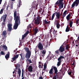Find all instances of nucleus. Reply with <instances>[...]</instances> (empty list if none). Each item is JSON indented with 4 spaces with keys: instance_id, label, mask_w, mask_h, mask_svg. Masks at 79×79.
I'll return each mask as SVG.
<instances>
[{
    "instance_id": "1",
    "label": "nucleus",
    "mask_w": 79,
    "mask_h": 79,
    "mask_svg": "<svg viewBox=\"0 0 79 79\" xmlns=\"http://www.w3.org/2000/svg\"><path fill=\"white\" fill-rule=\"evenodd\" d=\"M14 18L15 21V24L14 26V28L15 30L17 29L19 25H20L21 24V19H20V16H19V14L18 13L17 14L16 10L14 11Z\"/></svg>"
},
{
    "instance_id": "2",
    "label": "nucleus",
    "mask_w": 79,
    "mask_h": 79,
    "mask_svg": "<svg viewBox=\"0 0 79 79\" xmlns=\"http://www.w3.org/2000/svg\"><path fill=\"white\" fill-rule=\"evenodd\" d=\"M53 69L54 70V73L56 74V76L53 78V79H56V77L57 79H61V74L65 73V72H63L62 69H60V72L58 73L57 68L55 66L53 67Z\"/></svg>"
},
{
    "instance_id": "3",
    "label": "nucleus",
    "mask_w": 79,
    "mask_h": 79,
    "mask_svg": "<svg viewBox=\"0 0 79 79\" xmlns=\"http://www.w3.org/2000/svg\"><path fill=\"white\" fill-rule=\"evenodd\" d=\"M42 3H43V1L42 0H37V2L34 1L32 2V8H34L35 10H37L38 5H39L40 6H41Z\"/></svg>"
},
{
    "instance_id": "4",
    "label": "nucleus",
    "mask_w": 79,
    "mask_h": 79,
    "mask_svg": "<svg viewBox=\"0 0 79 79\" xmlns=\"http://www.w3.org/2000/svg\"><path fill=\"white\" fill-rule=\"evenodd\" d=\"M37 47L40 50H43L42 52V54H43L42 56L43 57H44V56L45 55V54L46 53V50L45 49L43 50L44 49V46H43L42 43H41V42L39 43Z\"/></svg>"
},
{
    "instance_id": "5",
    "label": "nucleus",
    "mask_w": 79,
    "mask_h": 79,
    "mask_svg": "<svg viewBox=\"0 0 79 79\" xmlns=\"http://www.w3.org/2000/svg\"><path fill=\"white\" fill-rule=\"evenodd\" d=\"M63 1L64 0H58L56 2L55 5L58 6L60 9H61L63 8V5H64Z\"/></svg>"
},
{
    "instance_id": "6",
    "label": "nucleus",
    "mask_w": 79,
    "mask_h": 79,
    "mask_svg": "<svg viewBox=\"0 0 79 79\" xmlns=\"http://www.w3.org/2000/svg\"><path fill=\"white\" fill-rule=\"evenodd\" d=\"M25 52H27L25 56V57L26 59L30 58L31 55V52L29 50V49L27 47L24 48Z\"/></svg>"
},
{
    "instance_id": "7",
    "label": "nucleus",
    "mask_w": 79,
    "mask_h": 79,
    "mask_svg": "<svg viewBox=\"0 0 79 79\" xmlns=\"http://www.w3.org/2000/svg\"><path fill=\"white\" fill-rule=\"evenodd\" d=\"M64 47H63V45H62L60 46L59 49L55 51V52L56 54L60 55V52L62 53L64 51Z\"/></svg>"
},
{
    "instance_id": "8",
    "label": "nucleus",
    "mask_w": 79,
    "mask_h": 79,
    "mask_svg": "<svg viewBox=\"0 0 79 79\" xmlns=\"http://www.w3.org/2000/svg\"><path fill=\"white\" fill-rule=\"evenodd\" d=\"M35 24L36 25H38L40 23L41 18L39 15H37L36 17L35 18Z\"/></svg>"
},
{
    "instance_id": "9",
    "label": "nucleus",
    "mask_w": 79,
    "mask_h": 79,
    "mask_svg": "<svg viewBox=\"0 0 79 79\" xmlns=\"http://www.w3.org/2000/svg\"><path fill=\"white\" fill-rule=\"evenodd\" d=\"M64 58V57L63 56H60V57L58 58L57 60L58 61V62H57V66H60V64H61V63L62 62V59H63Z\"/></svg>"
},
{
    "instance_id": "10",
    "label": "nucleus",
    "mask_w": 79,
    "mask_h": 79,
    "mask_svg": "<svg viewBox=\"0 0 79 79\" xmlns=\"http://www.w3.org/2000/svg\"><path fill=\"white\" fill-rule=\"evenodd\" d=\"M79 0H76L75 1L73 2V3L72 5V8H74V7L77 6L79 5Z\"/></svg>"
},
{
    "instance_id": "11",
    "label": "nucleus",
    "mask_w": 79,
    "mask_h": 79,
    "mask_svg": "<svg viewBox=\"0 0 79 79\" xmlns=\"http://www.w3.org/2000/svg\"><path fill=\"white\" fill-rule=\"evenodd\" d=\"M68 73L69 75H72L70 76L73 78V76L74 75V72L73 71H72L71 70L69 69L68 71Z\"/></svg>"
},
{
    "instance_id": "12",
    "label": "nucleus",
    "mask_w": 79,
    "mask_h": 79,
    "mask_svg": "<svg viewBox=\"0 0 79 79\" xmlns=\"http://www.w3.org/2000/svg\"><path fill=\"white\" fill-rule=\"evenodd\" d=\"M8 29V31H10L12 30V24L11 23H9L7 25Z\"/></svg>"
},
{
    "instance_id": "13",
    "label": "nucleus",
    "mask_w": 79,
    "mask_h": 79,
    "mask_svg": "<svg viewBox=\"0 0 79 79\" xmlns=\"http://www.w3.org/2000/svg\"><path fill=\"white\" fill-rule=\"evenodd\" d=\"M19 54L16 55L14 56V57L11 58V62H13L15 61H16V59H17L18 57H19Z\"/></svg>"
},
{
    "instance_id": "14",
    "label": "nucleus",
    "mask_w": 79,
    "mask_h": 79,
    "mask_svg": "<svg viewBox=\"0 0 79 79\" xmlns=\"http://www.w3.org/2000/svg\"><path fill=\"white\" fill-rule=\"evenodd\" d=\"M56 19H58V21H60V19L61 18V17H60V13L59 12H56Z\"/></svg>"
},
{
    "instance_id": "15",
    "label": "nucleus",
    "mask_w": 79,
    "mask_h": 79,
    "mask_svg": "<svg viewBox=\"0 0 79 79\" xmlns=\"http://www.w3.org/2000/svg\"><path fill=\"white\" fill-rule=\"evenodd\" d=\"M2 48L3 49H5V51L8 50V48L5 45H1L0 46V49H1Z\"/></svg>"
},
{
    "instance_id": "16",
    "label": "nucleus",
    "mask_w": 79,
    "mask_h": 79,
    "mask_svg": "<svg viewBox=\"0 0 79 79\" xmlns=\"http://www.w3.org/2000/svg\"><path fill=\"white\" fill-rule=\"evenodd\" d=\"M43 24H48H48H49L50 23V21H49L48 22L47 21V20L46 19L43 20Z\"/></svg>"
},
{
    "instance_id": "17",
    "label": "nucleus",
    "mask_w": 79,
    "mask_h": 79,
    "mask_svg": "<svg viewBox=\"0 0 79 79\" xmlns=\"http://www.w3.org/2000/svg\"><path fill=\"white\" fill-rule=\"evenodd\" d=\"M28 70L29 72H32L33 71V66H29L28 68Z\"/></svg>"
},
{
    "instance_id": "18",
    "label": "nucleus",
    "mask_w": 79,
    "mask_h": 79,
    "mask_svg": "<svg viewBox=\"0 0 79 79\" xmlns=\"http://www.w3.org/2000/svg\"><path fill=\"white\" fill-rule=\"evenodd\" d=\"M34 25V23H31L29 25L27 26V28L28 29H31V28H32L33 27V26Z\"/></svg>"
},
{
    "instance_id": "19",
    "label": "nucleus",
    "mask_w": 79,
    "mask_h": 79,
    "mask_svg": "<svg viewBox=\"0 0 79 79\" xmlns=\"http://www.w3.org/2000/svg\"><path fill=\"white\" fill-rule=\"evenodd\" d=\"M7 17V14H6L5 15H3V22L5 23L6 22V17Z\"/></svg>"
},
{
    "instance_id": "20",
    "label": "nucleus",
    "mask_w": 79,
    "mask_h": 79,
    "mask_svg": "<svg viewBox=\"0 0 79 79\" xmlns=\"http://www.w3.org/2000/svg\"><path fill=\"white\" fill-rule=\"evenodd\" d=\"M5 58L6 59V60H8L10 58V52H8V54H6V55L5 56Z\"/></svg>"
},
{
    "instance_id": "21",
    "label": "nucleus",
    "mask_w": 79,
    "mask_h": 79,
    "mask_svg": "<svg viewBox=\"0 0 79 79\" xmlns=\"http://www.w3.org/2000/svg\"><path fill=\"white\" fill-rule=\"evenodd\" d=\"M18 73L19 74V77H21V70L19 68L18 69Z\"/></svg>"
},
{
    "instance_id": "22",
    "label": "nucleus",
    "mask_w": 79,
    "mask_h": 79,
    "mask_svg": "<svg viewBox=\"0 0 79 79\" xmlns=\"http://www.w3.org/2000/svg\"><path fill=\"white\" fill-rule=\"evenodd\" d=\"M53 67H52L51 69H50L49 72V73L50 74H53Z\"/></svg>"
},
{
    "instance_id": "23",
    "label": "nucleus",
    "mask_w": 79,
    "mask_h": 79,
    "mask_svg": "<svg viewBox=\"0 0 79 79\" xmlns=\"http://www.w3.org/2000/svg\"><path fill=\"white\" fill-rule=\"evenodd\" d=\"M21 5H22V2L21 0H19V4L17 5L18 8L20 7Z\"/></svg>"
},
{
    "instance_id": "24",
    "label": "nucleus",
    "mask_w": 79,
    "mask_h": 79,
    "mask_svg": "<svg viewBox=\"0 0 79 79\" xmlns=\"http://www.w3.org/2000/svg\"><path fill=\"white\" fill-rule=\"evenodd\" d=\"M34 31H35V34H36L37 33V32H38L39 31V29L37 28V27H36L34 29Z\"/></svg>"
},
{
    "instance_id": "25",
    "label": "nucleus",
    "mask_w": 79,
    "mask_h": 79,
    "mask_svg": "<svg viewBox=\"0 0 79 79\" xmlns=\"http://www.w3.org/2000/svg\"><path fill=\"white\" fill-rule=\"evenodd\" d=\"M6 31H4L2 34V35L3 37H6Z\"/></svg>"
},
{
    "instance_id": "26",
    "label": "nucleus",
    "mask_w": 79,
    "mask_h": 79,
    "mask_svg": "<svg viewBox=\"0 0 79 79\" xmlns=\"http://www.w3.org/2000/svg\"><path fill=\"white\" fill-rule=\"evenodd\" d=\"M55 15H56V12L54 13L52 15V19H51L52 21H53V19H54V18H55Z\"/></svg>"
},
{
    "instance_id": "27",
    "label": "nucleus",
    "mask_w": 79,
    "mask_h": 79,
    "mask_svg": "<svg viewBox=\"0 0 79 79\" xmlns=\"http://www.w3.org/2000/svg\"><path fill=\"white\" fill-rule=\"evenodd\" d=\"M70 16H71V14H69L66 17V19L68 20V21H69V19H70L69 18L70 17Z\"/></svg>"
},
{
    "instance_id": "28",
    "label": "nucleus",
    "mask_w": 79,
    "mask_h": 79,
    "mask_svg": "<svg viewBox=\"0 0 79 79\" xmlns=\"http://www.w3.org/2000/svg\"><path fill=\"white\" fill-rule=\"evenodd\" d=\"M47 69V63H46L44 64V69H43L44 71H45V69Z\"/></svg>"
},
{
    "instance_id": "29",
    "label": "nucleus",
    "mask_w": 79,
    "mask_h": 79,
    "mask_svg": "<svg viewBox=\"0 0 79 79\" xmlns=\"http://www.w3.org/2000/svg\"><path fill=\"white\" fill-rule=\"evenodd\" d=\"M73 22L71 21L69 23V25L70 26V27H72L73 26Z\"/></svg>"
},
{
    "instance_id": "30",
    "label": "nucleus",
    "mask_w": 79,
    "mask_h": 79,
    "mask_svg": "<svg viewBox=\"0 0 79 79\" xmlns=\"http://www.w3.org/2000/svg\"><path fill=\"white\" fill-rule=\"evenodd\" d=\"M56 25V26L57 29H59V28H60V23H59L58 22Z\"/></svg>"
},
{
    "instance_id": "31",
    "label": "nucleus",
    "mask_w": 79,
    "mask_h": 79,
    "mask_svg": "<svg viewBox=\"0 0 79 79\" xmlns=\"http://www.w3.org/2000/svg\"><path fill=\"white\" fill-rule=\"evenodd\" d=\"M65 31L66 32H69V27H68V26H67Z\"/></svg>"
},
{
    "instance_id": "32",
    "label": "nucleus",
    "mask_w": 79,
    "mask_h": 79,
    "mask_svg": "<svg viewBox=\"0 0 79 79\" xmlns=\"http://www.w3.org/2000/svg\"><path fill=\"white\" fill-rule=\"evenodd\" d=\"M3 11H4V9H2L0 11V14L2 15L3 13Z\"/></svg>"
},
{
    "instance_id": "33",
    "label": "nucleus",
    "mask_w": 79,
    "mask_h": 79,
    "mask_svg": "<svg viewBox=\"0 0 79 79\" xmlns=\"http://www.w3.org/2000/svg\"><path fill=\"white\" fill-rule=\"evenodd\" d=\"M45 42H46V43H47L46 44V47H48V44H49V43H48V41L47 40V39H46V41H45Z\"/></svg>"
},
{
    "instance_id": "34",
    "label": "nucleus",
    "mask_w": 79,
    "mask_h": 79,
    "mask_svg": "<svg viewBox=\"0 0 79 79\" xmlns=\"http://www.w3.org/2000/svg\"><path fill=\"white\" fill-rule=\"evenodd\" d=\"M10 7L11 9H13V3H11L10 6Z\"/></svg>"
},
{
    "instance_id": "35",
    "label": "nucleus",
    "mask_w": 79,
    "mask_h": 79,
    "mask_svg": "<svg viewBox=\"0 0 79 79\" xmlns=\"http://www.w3.org/2000/svg\"><path fill=\"white\" fill-rule=\"evenodd\" d=\"M23 76H24V70L22 69V77H23Z\"/></svg>"
},
{
    "instance_id": "36",
    "label": "nucleus",
    "mask_w": 79,
    "mask_h": 79,
    "mask_svg": "<svg viewBox=\"0 0 79 79\" xmlns=\"http://www.w3.org/2000/svg\"><path fill=\"white\" fill-rule=\"evenodd\" d=\"M79 19H77L76 20V24H79Z\"/></svg>"
},
{
    "instance_id": "37",
    "label": "nucleus",
    "mask_w": 79,
    "mask_h": 79,
    "mask_svg": "<svg viewBox=\"0 0 79 79\" xmlns=\"http://www.w3.org/2000/svg\"><path fill=\"white\" fill-rule=\"evenodd\" d=\"M69 46H68V45H67V46H66V49L67 50H68L69 49Z\"/></svg>"
},
{
    "instance_id": "38",
    "label": "nucleus",
    "mask_w": 79,
    "mask_h": 79,
    "mask_svg": "<svg viewBox=\"0 0 79 79\" xmlns=\"http://www.w3.org/2000/svg\"><path fill=\"white\" fill-rule=\"evenodd\" d=\"M2 24L3 27H5V22H2Z\"/></svg>"
},
{
    "instance_id": "39",
    "label": "nucleus",
    "mask_w": 79,
    "mask_h": 79,
    "mask_svg": "<svg viewBox=\"0 0 79 79\" xmlns=\"http://www.w3.org/2000/svg\"><path fill=\"white\" fill-rule=\"evenodd\" d=\"M54 30V28H52L50 30V33H51L52 32H53Z\"/></svg>"
},
{
    "instance_id": "40",
    "label": "nucleus",
    "mask_w": 79,
    "mask_h": 79,
    "mask_svg": "<svg viewBox=\"0 0 79 79\" xmlns=\"http://www.w3.org/2000/svg\"><path fill=\"white\" fill-rule=\"evenodd\" d=\"M66 15V14L63 13L62 15V18H64V17H65Z\"/></svg>"
},
{
    "instance_id": "41",
    "label": "nucleus",
    "mask_w": 79,
    "mask_h": 79,
    "mask_svg": "<svg viewBox=\"0 0 79 79\" xmlns=\"http://www.w3.org/2000/svg\"><path fill=\"white\" fill-rule=\"evenodd\" d=\"M1 55H5V53L3 51H1Z\"/></svg>"
},
{
    "instance_id": "42",
    "label": "nucleus",
    "mask_w": 79,
    "mask_h": 79,
    "mask_svg": "<svg viewBox=\"0 0 79 79\" xmlns=\"http://www.w3.org/2000/svg\"><path fill=\"white\" fill-rule=\"evenodd\" d=\"M76 63V62H75V61H73V64H72V66H74L75 65V64Z\"/></svg>"
},
{
    "instance_id": "43",
    "label": "nucleus",
    "mask_w": 79,
    "mask_h": 79,
    "mask_svg": "<svg viewBox=\"0 0 79 79\" xmlns=\"http://www.w3.org/2000/svg\"><path fill=\"white\" fill-rule=\"evenodd\" d=\"M16 69H17L18 68H19V66H18V64H17L15 66Z\"/></svg>"
},
{
    "instance_id": "44",
    "label": "nucleus",
    "mask_w": 79,
    "mask_h": 79,
    "mask_svg": "<svg viewBox=\"0 0 79 79\" xmlns=\"http://www.w3.org/2000/svg\"><path fill=\"white\" fill-rule=\"evenodd\" d=\"M56 31H55V29H54V30L53 31V34H56Z\"/></svg>"
},
{
    "instance_id": "45",
    "label": "nucleus",
    "mask_w": 79,
    "mask_h": 79,
    "mask_svg": "<svg viewBox=\"0 0 79 79\" xmlns=\"http://www.w3.org/2000/svg\"><path fill=\"white\" fill-rule=\"evenodd\" d=\"M20 56H21V59L22 60H23V56L22 55V53H21L20 54Z\"/></svg>"
},
{
    "instance_id": "46",
    "label": "nucleus",
    "mask_w": 79,
    "mask_h": 79,
    "mask_svg": "<svg viewBox=\"0 0 79 79\" xmlns=\"http://www.w3.org/2000/svg\"><path fill=\"white\" fill-rule=\"evenodd\" d=\"M28 61H29L30 63H32V62L31 61V59L28 60Z\"/></svg>"
},
{
    "instance_id": "47",
    "label": "nucleus",
    "mask_w": 79,
    "mask_h": 79,
    "mask_svg": "<svg viewBox=\"0 0 79 79\" xmlns=\"http://www.w3.org/2000/svg\"><path fill=\"white\" fill-rule=\"evenodd\" d=\"M9 4H8L7 6L6 7V10L7 11H8V8H9Z\"/></svg>"
},
{
    "instance_id": "48",
    "label": "nucleus",
    "mask_w": 79,
    "mask_h": 79,
    "mask_svg": "<svg viewBox=\"0 0 79 79\" xmlns=\"http://www.w3.org/2000/svg\"><path fill=\"white\" fill-rule=\"evenodd\" d=\"M76 52H77V53H79V49H77Z\"/></svg>"
},
{
    "instance_id": "49",
    "label": "nucleus",
    "mask_w": 79,
    "mask_h": 79,
    "mask_svg": "<svg viewBox=\"0 0 79 79\" xmlns=\"http://www.w3.org/2000/svg\"><path fill=\"white\" fill-rule=\"evenodd\" d=\"M24 37H25V36H24L23 35L22 38V40H23L24 39Z\"/></svg>"
},
{
    "instance_id": "50",
    "label": "nucleus",
    "mask_w": 79,
    "mask_h": 79,
    "mask_svg": "<svg viewBox=\"0 0 79 79\" xmlns=\"http://www.w3.org/2000/svg\"><path fill=\"white\" fill-rule=\"evenodd\" d=\"M67 12V10H65L64 12V14H65V15H66V13Z\"/></svg>"
},
{
    "instance_id": "51",
    "label": "nucleus",
    "mask_w": 79,
    "mask_h": 79,
    "mask_svg": "<svg viewBox=\"0 0 79 79\" xmlns=\"http://www.w3.org/2000/svg\"><path fill=\"white\" fill-rule=\"evenodd\" d=\"M35 53H37V48H35Z\"/></svg>"
},
{
    "instance_id": "52",
    "label": "nucleus",
    "mask_w": 79,
    "mask_h": 79,
    "mask_svg": "<svg viewBox=\"0 0 79 79\" xmlns=\"http://www.w3.org/2000/svg\"><path fill=\"white\" fill-rule=\"evenodd\" d=\"M39 79H43V78L42 77H40L39 78Z\"/></svg>"
},
{
    "instance_id": "53",
    "label": "nucleus",
    "mask_w": 79,
    "mask_h": 79,
    "mask_svg": "<svg viewBox=\"0 0 79 79\" xmlns=\"http://www.w3.org/2000/svg\"><path fill=\"white\" fill-rule=\"evenodd\" d=\"M29 31H27L26 32V34L27 35V34H29Z\"/></svg>"
},
{
    "instance_id": "54",
    "label": "nucleus",
    "mask_w": 79,
    "mask_h": 79,
    "mask_svg": "<svg viewBox=\"0 0 79 79\" xmlns=\"http://www.w3.org/2000/svg\"><path fill=\"white\" fill-rule=\"evenodd\" d=\"M14 72L15 73H16V72H17L16 70H15Z\"/></svg>"
},
{
    "instance_id": "55",
    "label": "nucleus",
    "mask_w": 79,
    "mask_h": 79,
    "mask_svg": "<svg viewBox=\"0 0 79 79\" xmlns=\"http://www.w3.org/2000/svg\"><path fill=\"white\" fill-rule=\"evenodd\" d=\"M73 39L74 38H73V37H71L70 38L71 40H73Z\"/></svg>"
},
{
    "instance_id": "56",
    "label": "nucleus",
    "mask_w": 79,
    "mask_h": 79,
    "mask_svg": "<svg viewBox=\"0 0 79 79\" xmlns=\"http://www.w3.org/2000/svg\"><path fill=\"white\" fill-rule=\"evenodd\" d=\"M27 34H26V33L24 34V35H23L24 36H25V37H26V36H27Z\"/></svg>"
},
{
    "instance_id": "57",
    "label": "nucleus",
    "mask_w": 79,
    "mask_h": 79,
    "mask_svg": "<svg viewBox=\"0 0 79 79\" xmlns=\"http://www.w3.org/2000/svg\"><path fill=\"white\" fill-rule=\"evenodd\" d=\"M3 19V16H2L1 19V20H2Z\"/></svg>"
},
{
    "instance_id": "58",
    "label": "nucleus",
    "mask_w": 79,
    "mask_h": 79,
    "mask_svg": "<svg viewBox=\"0 0 79 79\" xmlns=\"http://www.w3.org/2000/svg\"><path fill=\"white\" fill-rule=\"evenodd\" d=\"M2 0H0V5L2 4Z\"/></svg>"
},
{
    "instance_id": "59",
    "label": "nucleus",
    "mask_w": 79,
    "mask_h": 79,
    "mask_svg": "<svg viewBox=\"0 0 79 79\" xmlns=\"http://www.w3.org/2000/svg\"><path fill=\"white\" fill-rule=\"evenodd\" d=\"M41 67V64H40V65H39V68H40Z\"/></svg>"
},
{
    "instance_id": "60",
    "label": "nucleus",
    "mask_w": 79,
    "mask_h": 79,
    "mask_svg": "<svg viewBox=\"0 0 79 79\" xmlns=\"http://www.w3.org/2000/svg\"><path fill=\"white\" fill-rule=\"evenodd\" d=\"M39 63L40 64H41L42 63H41V62H39Z\"/></svg>"
},
{
    "instance_id": "61",
    "label": "nucleus",
    "mask_w": 79,
    "mask_h": 79,
    "mask_svg": "<svg viewBox=\"0 0 79 79\" xmlns=\"http://www.w3.org/2000/svg\"><path fill=\"white\" fill-rule=\"evenodd\" d=\"M16 73H15V74L14 75V76H15V77H16Z\"/></svg>"
},
{
    "instance_id": "62",
    "label": "nucleus",
    "mask_w": 79,
    "mask_h": 79,
    "mask_svg": "<svg viewBox=\"0 0 79 79\" xmlns=\"http://www.w3.org/2000/svg\"><path fill=\"white\" fill-rule=\"evenodd\" d=\"M17 50V49H16L14 51V52H16V51Z\"/></svg>"
},
{
    "instance_id": "63",
    "label": "nucleus",
    "mask_w": 79,
    "mask_h": 79,
    "mask_svg": "<svg viewBox=\"0 0 79 79\" xmlns=\"http://www.w3.org/2000/svg\"><path fill=\"white\" fill-rule=\"evenodd\" d=\"M41 66H43V64H42V63L41 64Z\"/></svg>"
},
{
    "instance_id": "64",
    "label": "nucleus",
    "mask_w": 79,
    "mask_h": 79,
    "mask_svg": "<svg viewBox=\"0 0 79 79\" xmlns=\"http://www.w3.org/2000/svg\"><path fill=\"white\" fill-rule=\"evenodd\" d=\"M45 29H47V27H45Z\"/></svg>"
}]
</instances>
